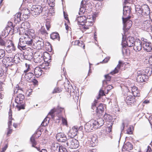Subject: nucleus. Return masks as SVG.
Returning a JSON list of instances; mask_svg holds the SVG:
<instances>
[{
  "label": "nucleus",
  "mask_w": 152,
  "mask_h": 152,
  "mask_svg": "<svg viewBox=\"0 0 152 152\" xmlns=\"http://www.w3.org/2000/svg\"><path fill=\"white\" fill-rule=\"evenodd\" d=\"M41 5H33L31 8V13L34 15H39L41 13L43 9H45L46 10L47 8L45 5V3L42 2V3H39Z\"/></svg>",
  "instance_id": "f257e3e1"
},
{
  "label": "nucleus",
  "mask_w": 152,
  "mask_h": 152,
  "mask_svg": "<svg viewBox=\"0 0 152 152\" xmlns=\"http://www.w3.org/2000/svg\"><path fill=\"white\" fill-rule=\"evenodd\" d=\"M19 35L21 36L20 39V44L21 45L22 42L23 44H26L28 45L31 46L33 43V40L32 37L28 35V33H19Z\"/></svg>",
  "instance_id": "f03ea898"
},
{
  "label": "nucleus",
  "mask_w": 152,
  "mask_h": 152,
  "mask_svg": "<svg viewBox=\"0 0 152 152\" xmlns=\"http://www.w3.org/2000/svg\"><path fill=\"white\" fill-rule=\"evenodd\" d=\"M23 90L20 88H16L14 91L15 94H18L15 99V102L17 104H21L23 103V101L25 99V96L22 93Z\"/></svg>",
  "instance_id": "7ed1b4c3"
},
{
  "label": "nucleus",
  "mask_w": 152,
  "mask_h": 152,
  "mask_svg": "<svg viewBox=\"0 0 152 152\" xmlns=\"http://www.w3.org/2000/svg\"><path fill=\"white\" fill-rule=\"evenodd\" d=\"M66 144L68 146L72 149H75L79 146L78 141L75 138H69L67 139Z\"/></svg>",
  "instance_id": "20e7f679"
},
{
  "label": "nucleus",
  "mask_w": 152,
  "mask_h": 152,
  "mask_svg": "<svg viewBox=\"0 0 152 152\" xmlns=\"http://www.w3.org/2000/svg\"><path fill=\"white\" fill-rule=\"evenodd\" d=\"M140 70L137 72V81L138 82L142 83L146 82L148 79V77L145 75L144 73Z\"/></svg>",
  "instance_id": "39448f33"
},
{
  "label": "nucleus",
  "mask_w": 152,
  "mask_h": 152,
  "mask_svg": "<svg viewBox=\"0 0 152 152\" xmlns=\"http://www.w3.org/2000/svg\"><path fill=\"white\" fill-rule=\"evenodd\" d=\"M130 18H122L124 24L123 29L125 31L129 29L132 26V21L130 20Z\"/></svg>",
  "instance_id": "423d86ee"
},
{
  "label": "nucleus",
  "mask_w": 152,
  "mask_h": 152,
  "mask_svg": "<svg viewBox=\"0 0 152 152\" xmlns=\"http://www.w3.org/2000/svg\"><path fill=\"white\" fill-rule=\"evenodd\" d=\"M30 23L27 21L22 23L21 25V27L19 28V33H28V31L30 28Z\"/></svg>",
  "instance_id": "0eeeda50"
},
{
  "label": "nucleus",
  "mask_w": 152,
  "mask_h": 152,
  "mask_svg": "<svg viewBox=\"0 0 152 152\" xmlns=\"http://www.w3.org/2000/svg\"><path fill=\"white\" fill-rule=\"evenodd\" d=\"M2 62L3 64L5 66L6 74L7 73V67H9L12 65V63H13L12 57H5L3 60Z\"/></svg>",
  "instance_id": "6e6552de"
},
{
  "label": "nucleus",
  "mask_w": 152,
  "mask_h": 152,
  "mask_svg": "<svg viewBox=\"0 0 152 152\" xmlns=\"http://www.w3.org/2000/svg\"><path fill=\"white\" fill-rule=\"evenodd\" d=\"M125 101L128 105H134L136 104L137 100L135 97L130 95L126 97Z\"/></svg>",
  "instance_id": "1a4fd4ad"
},
{
  "label": "nucleus",
  "mask_w": 152,
  "mask_h": 152,
  "mask_svg": "<svg viewBox=\"0 0 152 152\" xmlns=\"http://www.w3.org/2000/svg\"><path fill=\"white\" fill-rule=\"evenodd\" d=\"M44 45L43 40L42 39L39 38L34 43L33 48L37 49H40L43 48Z\"/></svg>",
  "instance_id": "9d476101"
},
{
  "label": "nucleus",
  "mask_w": 152,
  "mask_h": 152,
  "mask_svg": "<svg viewBox=\"0 0 152 152\" xmlns=\"http://www.w3.org/2000/svg\"><path fill=\"white\" fill-rule=\"evenodd\" d=\"M6 45L7 47L6 48V50L9 53H10L12 51H15V48L14 44L12 43V41L10 40H7Z\"/></svg>",
  "instance_id": "9b49d317"
},
{
  "label": "nucleus",
  "mask_w": 152,
  "mask_h": 152,
  "mask_svg": "<svg viewBox=\"0 0 152 152\" xmlns=\"http://www.w3.org/2000/svg\"><path fill=\"white\" fill-rule=\"evenodd\" d=\"M94 129L99 128L104 124V121L102 119H99L96 120H92L91 121Z\"/></svg>",
  "instance_id": "f8f14e48"
},
{
  "label": "nucleus",
  "mask_w": 152,
  "mask_h": 152,
  "mask_svg": "<svg viewBox=\"0 0 152 152\" xmlns=\"http://www.w3.org/2000/svg\"><path fill=\"white\" fill-rule=\"evenodd\" d=\"M134 46V49L136 51H140L142 48V42L139 39H137L135 41Z\"/></svg>",
  "instance_id": "ddd939ff"
},
{
  "label": "nucleus",
  "mask_w": 152,
  "mask_h": 152,
  "mask_svg": "<svg viewBox=\"0 0 152 152\" xmlns=\"http://www.w3.org/2000/svg\"><path fill=\"white\" fill-rule=\"evenodd\" d=\"M131 10V8L130 7L127 6H124L123 8V15L122 17L130 18L131 16H130V15Z\"/></svg>",
  "instance_id": "4468645a"
},
{
  "label": "nucleus",
  "mask_w": 152,
  "mask_h": 152,
  "mask_svg": "<svg viewBox=\"0 0 152 152\" xmlns=\"http://www.w3.org/2000/svg\"><path fill=\"white\" fill-rule=\"evenodd\" d=\"M78 128L77 126H74L72 128L70 129L69 133V136L70 137V138H73L76 136L78 132Z\"/></svg>",
  "instance_id": "2eb2a0df"
},
{
  "label": "nucleus",
  "mask_w": 152,
  "mask_h": 152,
  "mask_svg": "<svg viewBox=\"0 0 152 152\" xmlns=\"http://www.w3.org/2000/svg\"><path fill=\"white\" fill-rule=\"evenodd\" d=\"M72 45L77 46L80 48L85 50V45L83 42L80 40H75L73 41L72 42Z\"/></svg>",
  "instance_id": "dca6fc26"
},
{
  "label": "nucleus",
  "mask_w": 152,
  "mask_h": 152,
  "mask_svg": "<svg viewBox=\"0 0 152 152\" xmlns=\"http://www.w3.org/2000/svg\"><path fill=\"white\" fill-rule=\"evenodd\" d=\"M104 111L103 104L100 103L99 105L96 107V114L98 116H101L103 114Z\"/></svg>",
  "instance_id": "f3484780"
},
{
  "label": "nucleus",
  "mask_w": 152,
  "mask_h": 152,
  "mask_svg": "<svg viewBox=\"0 0 152 152\" xmlns=\"http://www.w3.org/2000/svg\"><path fill=\"white\" fill-rule=\"evenodd\" d=\"M134 39L133 37H128L126 41V43H124L125 44L124 45V47H126V46L129 47H131L134 45Z\"/></svg>",
  "instance_id": "a211bd4d"
},
{
  "label": "nucleus",
  "mask_w": 152,
  "mask_h": 152,
  "mask_svg": "<svg viewBox=\"0 0 152 152\" xmlns=\"http://www.w3.org/2000/svg\"><path fill=\"white\" fill-rule=\"evenodd\" d=\"M56 139L59 142H64L66 140V137L65 134L63 133L60 132L57 134Z\"/></svg>",
  "instance_id": "6ab92c4d"
},
{
  "label": "nucleus",
  "mask_w": 152,
  "mask_h": 152,
  "mask_svg": "<svg viewBox=\"0 0 152 152\" xmlns=\"http://www.w3.org/2000/svg\"><path fill=\"white\" fill-rule=\"evenodd\" d=\"M84 25L82 26V29L85 31L88 29L93 24L92 20H90L89 19H87Z\"/></svg>",
  "instance_id": "aec40b11"
},
{
  "label": "nucleus",
  "mask_w": 152,
  "mask_h": 152,
  "mask_svg": "<svg viewBox=\"0 0 152 152\" xmlns=\"http://www.w3.org/2000/svg\"><path fill=\"white\" fill-rule=\"evenodd\" d=\"M132 93L133 96L134 97H140V90L137 87L135 86H134L131 87Z\"/></svg>",
  "instance_id": "412c9836"
},
{
  "label": "nucleus",
  "mask_w": 152,
  "mask_h": 152,
  "mask_svg": "<svg viewBox=\"0 0 152 152\" xmlns=\"http://www.w3.org/2000/svg\"><path fill=\"white\" fill-rule=\"evenodd\" d=\"M53 148H54V151H58L59 152H68L66 148L62 145L59 146L57 144L55 145Z\"/></svg>",
  "instance_id": "4be33fe9"
},
{
  "label": "nucleus",
  "mask_w": 152,
  "mask_h": 152,
  "mask_svg": "<svg viewBox=\"0 0 152 152\" xmlns=\"http://www.w3.org/2000/svg\"><path fill=\"white\" fill-rule=\"evenodd\" d=\"M38 134L39 135L38 136H36V135H33L30 138V140L32 145V146L36 148L39 151L40 150L39 148L35 146L37 145V142L35 140V138H38L39 137L40 134Z\"/></svg>",
  "instance_id": "5701e85b"
},
{
  "label": "nucleus",
  "mask_w": 152,
  "mask_h": 152,
  "mask_svg": "<svg viewBox=\"0 0 152 152\" xmlns=\"http://www.w3.org/2000/svg\"><path fill=\"white\" fill-rule=\"evenodd\" d=\"M23 14V20H25L28 19L30 15V10L27 8L25 9L22 11Z\"/></svg>",
  "instance_id": "b1692460"
},
{
  "label": "nucleus",
  "mask_w": 152,
  "mask_h": 152,
  "mask_svg": "<svg viewBox=\"0 0 152 152\" xmlns=\"http://www.w3.org/2000/svg\"><path fill=\"white\" fill-rule=\"evenodd\" d=\"M151 23L148 20H146L143 22L142 24V29L145 30H147L151 27Z\"/></svg>",
  "instance_id": "393cba45"
},
{
  "label": "nucleus",
  "mask_w": 152,
  "mask_h": 152,
  "mask_svg": "<svg viewBox=\"0 0 152 152\" xmlns=\"http://www.w3.org/2000/svg\"><path fill=\"white\" fill-rule=\"evenodd\" d=\"M44 73V72L40 67H37L35 68L34 73L36 77H38L41 76Z\"/></svg>",
  "instance_id": "a878e982"
},
{
  "label": "nucleus",
  "mask_w": 152,
  "mask_h": 152,
  "mask_svg": "<svg viewBox=\"0 0 152 152\" xmlns=\"http://www.w3.org/2000/svg\"><path fill=\"white\" fill-rule=\"evenodd\" d=\"M143 48L144 49L148 52H149L152 50V46L151 43L149 42H145L143 43Z\"/></svg>",
  "instance_id": "bb28decb"
},
{
  "label": "nucleus",
  "mask_w": 152,
  "mask_h": 152,
  "mask_svg": "<svg viewBox=\"0 0 152 152\" xmlns=\"http://www.w3.org/2000/svg\"><path fill=\"white\" fill-rule=\"evenodd\" d=\"M121 64V62L119 61L118 62V64L117 65L116 67L115 68L114 70L110 72V74L113 75L115 74L118 73L120 69Z\"/></svg>",
  "instance_id": "cd10ccee"
},
{
  "label": "nucleus",
  "mask_w": 152,
  "mask_h": 152,
  "mask_svg": "<svg viewBox=\"0 0 152 152\" xmlns=\"http://www.w3.org/2000/svg\"><path fill=\"white\" fill-rule=\"evenodd\" d=\"M43 59L45 62H50L51 61V57L48 53L45 52L43 53Z\"/></svg>",
  "instance_id": "c85d7f7f"
},
{
  "label": "nucleus",
  "mask_w": 152,
  "mask_h": 152,
  "mask_svg": "<svg viewBox=\"0 0 152 152\" xmlns=\"http://www.w3.org/2000/svg\"><path fill=\"white\" fill-rule=\"evenodd\" d=\"M132 145L130 143L128 142L124 144L122 148V150L123 151H128L132 150Z\"/></svg>",
  "instance_id": "c756f323"
},
{
  "label": "nucleus",
  "mask_w": 152,
  "mask_h": 152,
  "mask_svg": "<svg viewBox=\"0 0 152 152\" xmlns=\"http://www.w3.org/2000/svg\"><path fill=\"white\" fill-rule=\"evenodd\" d=\"M91 121L87 123L85 125V129L86 132H91L94 129Z\"/></svg>",
  "instance_id": "7c9ffc66"
},
{
  "label": "nucleus",
  "mask_w": 152,
  "mask_h": 152,
  "mask_svg": "<svg viewBox=\"0 0 152 152\" xmlns=\"http://www.w3.org/2000/svg\"><path fill=\"white\" fill-rule=\"evenodd\" d=\"M21 56H22V54L17 53L15 54L13 57H12L13 62L15 64H17L20 62V57H21Z\"/></svg>",
  "instance_id": "2f4dec72"
},
{
  "label": "nucleus",
  "mask_w": 152,
  "mask_h": 152,
  "mask_svg": "<svg viewBox=\"0 0 152 152\" xmlns=\"http://www.w3.org/2000/svg\"><path fill=\"white\" fill-rule=\"evenodd\" d=\"M76 20L78 21V24L83 25L87 19L85 16H82L78 17Z\"/></svg>",
  "instance_id": "473e14b6"
},
{
  "label": "nucleus",
  "mask_w": 152,
  "mask_h": 152,
  "mask_svg": "<svg viewBox=\"0 0 152 152\" xmlns=\"http://www.w3.org/2000/svg\"><path fill=\"white\" fill-rule=\"evenodd\" d=\"M43 61L42 55V56L39 55L38 56H35L34 58V62L38 64L39 65L42 63Z\"/></svg>",
  "instance_id": "72a5a7b5"
},
{
  "label": "nucleus",
  "mask_w": 152,
  "mask_h": 152,
  "mask_svg": "<svg viewBox=\"0 0 152 152\" xmlns=\"http://www.w3.org/2000/svg\"><path fill=\"white\" fill-rule=\"evenodd\" d=\"M50 37L51 39L53 40H56L59 41L60 39V37L59 34L56 32L52 33L51 34Z\"/></svg>",
  "instance_id": "f704fd0d"
},
{
  "label": "nucleus",
  "mask_w": 152,
  "mask_h": 152,
  "mask_svg": "<svg viewBox=\"0 0 152 152\" xmlns=\"http://www.w3.org/2000/svg\"><path fill=\"white\" fill-rule=\"evenodd\" d=\"M89 140L90 141L91 146L92 147L95 146L96 144L97 143L98 141L96 137L93 136H92Z\"/></svg>",
  "instance_id": "c9c22d12"
},
{
  "label": "nucleus",
  "mask_w": 152,
  "mask_h": 152,
  "mask_svg": "<svg viewBox=\"0 0 152 152\" xmlns=\"http://www.w3.org/2000/svg\"><path fill=\"white\" fill-rule=\"evenodd\" d=\"M105 79L103 81V86L107 85L108 82L110 81L111 79V77L109 76V74H107L105 75Z\"/></svg>",
  "instance_id": "e433bc0d"
},
{
  "label": "nucleus",
  "mask_w": 152,
  "mask_h": 152,
  "mask_svg": "<svg viewBox=\"0 0 152 152\" xmlns=\"http://www.w3.org/2000/svg\"><path fill=\"white\" fill-rule=\"evenodd\" d=\"M140 71L143 72V73H144L145 75H146L147 76H151L152 73V71L150 70V69L149 67H147L145 69L140 70Z\"/></svg>",
  "instance_id": "4c0bfd02"
},
{
  "label": "nucleus",
  "mask_w": 152,
  "mask_h": 152,
  "mask_svg": "<svg viewBox=\"0 0 152 152\" xmlns=\"http://www.w3.org/2000/svg\"><path fill=\"white\" fill-rule=\"evenodd\" d=\"M48 63L45 62H43L41 64H40L39 65L41 66V68L45 69H48L50 68Z\"/></svg>",
  "instance_id": "58836bf2"
},
{
  "label": "nucleus",
  "mask_w": 152,
  "mask_h": 152,
  "mask_svg": "<svg viewBox=\"0 0 152 152\" xmlns=\"http://www.w3.org/2000/svg\"><path fill=\"white\" fill-rule=\"evenodd\" d=\"M25 77L26 80H31L33 78L34 74L32 72H28L25 73Z\"/></svg>",
  "instance_id": "ea45409f"
},
{
  "label": "nucleus",
  "mask_w": 152,
  "mask_h": 152,
  "mask_svg": "<svg viewBox=\"0 0 152 152\" xmlns=\"http://www.w3.org/2000/svg\"><path fill=\"white\" fill-rule=\"evenodd\" d=\"M133 130L134 127L133 126L131 125L128 126L126 130V133L129 134H132Z\"/></svg>",
  "instance_id": "a19ab883"
},
{
  "label": "nucleus",
  "mask_w": 152,
  "mask_h": 152,
  "mask_svg": "<svg viewBox=\"0 0 152 152\" xmlns=\"http://www.w3.org/2000/svg\"><path fill=\"white\" fill-rule=\"evenodd\" d=\"M21 13L20 12L16 13L14 17V20L16 23L21 21Z\"/></svg>",
  "instance_id": "79ce46f5"
},
{
  "label": "nucleus",
  "mask_w": 152,
  "mask_h": 152,
  "mask_svg": "<svg viewBox=\"0 0 152 152\" xmlns=\"http://www.w3.org/2000/svg\"><path fill=\"white\" fill-rule=\"evenodd\" d=\"M55 114H56V108H54L49 112L48 115H50L52 118H53L55 117Z\"/></svg>",
  "instance_id": "37998d69"
},
{
  "label": "nucleus",
  "mask_w": 152,
  "mask_h": 152,
  "mask_svg": "<svg viewBox=\"0 0 152 152\" xmlns=\"http://www.w3.org/2000/svg\"><path fill=\"white\" fill-rule=\"evenodd\" d=\"M28 35L31 37L32 39L35 36V32L34 30L31 29L28 30Z\"/></svg>",
  "instance_id": "c03bdc74"
},
{
  "label": "nucleus",
  "mask_w": 152,
  "mask_h": 152,
  "mask_svg": "<svg viewBox=\"0 0 152 152\" xmlns=\"http://www.w3.org/2000/svg\"><path fill=\"white\" fill-rule=\"evenodd\" d=\"M45 49L47 51L51 52L52 50V48L51 45L49 42H47L45 44Z\"/></svg>",
  "instance_id": "a18cd8bd"
},
{
  "label": "nucleus",
  "mask_w": 152,
  "mask_h": 152,
  "mask_svg": "<svg viewBox=\"0 0 152 152\" xmlns=\"http://www.w3.org/2000/svg\"><path fill=\"white\" fill-rule=\"evenodd\" d=\"M25 106L26 104L24 103L23 104H17L16 106V107L18 110L19 111L21 109H25Z\"/></svg>",
  "instance_id": "49530a36"
},
{
  "label": "nucleus",
  "mask_w": 152,
  "mask_h": 152,
  "mask_svg": "<svg viewBox=\"0 0 152 152\" xmlns=\"http://www.w3.org/2000/svg\"><path fill=\"white\" fill-rule=\"evenodd\" d=\"M7 40L5 38H2L0 37V45L3 46H6Z\"/></svg>",
  "instance_id": "de8ad7c7"
},
{
  "label": "nucleus",
  "mask_w": 152,
  "mask_h": 152,
  "mask_svg": "<svg viewBox=\"0 0 152 152\" xmlns=\"http://www.w3.org/2000/svg\"><path fill=\"white\" fill-rule=\"evenodd\" d=\"M56 114H58L64 112L65 110L64 107H61L59 106H58L56 108Z\"/></svg>",
  "instance_id": "09e8293b"
},
{
  "label": "nucleus",
  "mask_w": 152,
  "mask_h": 152,
  "mask_svg": "<svg viewBox=\"0 0 152 152\" xmlns=\"http://www.w3.org/2000/svg\"><path fill=\"white\" fill-rule=\"evenodd\" d=\"M136 13L138 16L142 15L143 13V10L141 8H138L136 7Z\"/></svg>",
  "instance_id": "8fccbe9b"
},
{
  "label": "nucleus",
  "mask_w": 152,
  "mask_h": 152,
  "mask_svg": "<svg viewBox=\"0 0 152 152\" xmlns=\"http://www.w3.org/2000/svg\"><path fill=\"white\" fill-rule=\"evenodd\" d=\"M49 122V120H48V117H46L42 122L41 126H45L48 125Z\"/></svg>",
  "instance_id": "3c124183"
},
{
  "label": "nucleus",
  "mask_w": 152,
  "mask_h": 152,
  "mask_svg": "<svg viewBox=\"0 0 152 152\" xmlns=\"http://www.w3.org/2000/svg\"><path fill=\"white\" fill-rule=\"evenodd\" d=\"M40 31L41 34L45 36L47 35L48 34V33L47 32V31L45 30V28L44 26H42L41 27L40 30Z\"/></svg>",
  "instance_id": "603ef678"
},
{
  "label": "nucleus",
  "mask_w": 152,
  "mask_h": 152,
  "mask_svg": "<svg viewBox=\"0 0 152 152\" xmlns=\"http://www.w3.org/2000/svg\"><path fill=\"white\" fill-rule=\"evenodd\" d=\"M113 87L111 85H108L105 88V93L106 94H108L110 90L113 88Z\"/></svg>",
  "instance_id": "864d4df0"
},
{
  "label": "nucleus",
  "mask_w": 152,
  "mask_h": 152,
  "mask_svg": "<svg viewBox=\"0 0 152 152\" xmlns=\"http://www.w3.org/2000/svg\"><path fill=\"white\" fill-rule=\"evenodd\" d=\"M62 88L58 87L55 88L53 90L52 93L55 94L61 92L62 91Z\"/></svg>",
  "instance_id": "5fc2aeb1"
},
{
  "label": "nucleus",
  "mask_w": 152,
  "mask_h": 152,
  "mask_svg": "<svg viewBox=\"0 0 152 152\" xmlns=\"http://www.w3.org/2000/svg\"><path fill=\"white\" fill-rule=\"evenodd\" d=\"M25 65L26 67L27 68V69L26 70H24V73H27L28 71H30L31 70V69L30 67L31 65H30V64H29L27 63H26Z\"/></svg>",
  "instance_id": "6e6d98bb"
},
{
  "label": "nucleus",
  "mask_w": 152,
  "mask_h": 152,
  "mask_svg": "<svg viewBox=\"0 0 152 152\" xmlns=\"http://www.w3.org/2000/svg\"><path fill=\"white\" fill-rule=\"evenodd\" d=\"M105 95L104 90L100 89L99 91L98 96L97 97L96 99H99L100 98L101 96Z\"/></svg>",
  "instance_id": "4d7b16f0"
},
{
  "label": "nucleus",
  "mask_w": 152,
  "mask_h": 152,
  "mask_svg": "<svg viewBox=\"0 0 152 152\" xmlns=\"http://www.w3.org/2000/svg\"><path fill=\"white\" fill-rule=\"evenodd\" d=\"M102 3L100 1L98 2L96 4L95 7L97 10H98L101 8Z\"/></svg>",
  "instance_id": "13d9d810"
},
{
  "label": "nucleus",
  "mask_w": 152,
  "mask_h": 152,
  "mask_svg": "<svg viewBox=\"0 0 152 152\" xmlns=\"http://www.w3.org/2000/svg\"><path fill=\"white\" fill-rule=\"evenodd\" d=\"M5 55V51L3 49H0V59L3 58Z\"/></svg>",
  "instance_id": "bf43d9fd"
},
{
  "label": "nucleus",
  "mask_w": 152,
  "mask_h": 152,
  "mask_svg": "<svg viewBox=\"0 0 152 152\" xmlns=\"http://www.w3.org/2000/svg\"><path fill=\"white\" fill-rule=\"evenodd\" d=\"M98 99L96 100L95 99L94 101V102L92 103L91 107V108L92 109L94 110V109H96V104L98 103Z\"/></svg>",
  "instance_id": "052dcab7"
},
{
  "label": "nucleus",
  "mask_w": 152,
  "mask_h": 152,
  "mask_svg": "<svg viewBox=\"0 0 152 152\" xmlns=\"http://www.w3.org/2000/svg\"><path fill=\"white\" fill-rule=\"evenodd\" d=\"M112 124H110V125L107 127L106 129V131L107 132L110 133L111 132H112Z\"/></svg>",
  "instance_id": "680f3d73"
},
{
  "label": "nucleus",
  "mask_w": 152,
  "mask_h": 152,
  "mask_svg": "<svg viewBox=\"0 0 152 152\" xmlns=\"http://www.w3.org/2000/svg\"><path fill=\"white\" fill-rule=\"evenodd\" d=\"M103 118L104 119L106 120L109 121L110 119L111 118V116L109 115L106 113L104 115Z\"/></svg>",
  "instance_id": "e2e57ef3"
},
{
  "label": "nucleus",
  "mask_w": 152,
  "mask_h": 152,
  "mask_svg": "<svg viewBox=\"0 0 152 152\" xmlns=\"http://www.w3.org/2000/svg\"><path fill=\"white\" fill-rule=\"evenodd\" d=\"M62 124L63 125H65L67 126H68V123L66 120V118L63 117H62Z\"/></svg>",
  "instance_id": "0e129e2a"
},
{
  "label": "nucleus",
  "mask_w": 152,
  "mask_h": 152,
  "mask_svg": "<svg viewBox=\"0 0 152 152\" xmlns=\"http://www.w3.org/2000/svg\"><path fill=\"white\" fill-rule=\"evenodd\" d=\"M47 30H49V29L50 28L51 25L50 23L49 22H47L45 24Z\"/></svg>",
  "instance_id": "69168bd1"
},
{
  "label": "nucleus",
  "mask_w": 152,
  "mask_h": 152,
  "mask_svg": "<svg viewBox=\"0 0 152 152\" xmlns=\"http://www.w3.org/2000/svg\"><path fill=\"white\" fill-rule=\"evenodd\" d=\"M12 129H10V127H9L8 129L7 132V136H9L10 134L12 133Z\"/></svg>",
  "instance_id": "338daca9"
},
{
  "label": "nucleus",
  "mask_w": 152,
  "mask_h": 152,
  "mask_svg": "<svg viewBox=\"0 0 152 152\" xmlns=\"http://www.w3.org/2000/svg\"><path fill=\"white\" fill-rule=\"evenodd\" d=\"M34 2L37 4L43 2L45 3L44 0H33Z\"/></svg>",
  "instance_id": "774afa93"
}]
</instances>
